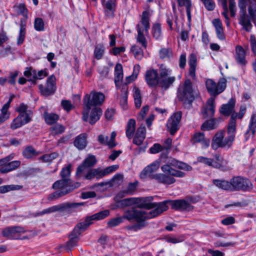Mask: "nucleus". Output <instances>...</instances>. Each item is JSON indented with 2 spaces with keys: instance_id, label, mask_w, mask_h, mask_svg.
<instances>
[{
  "instance_id": "53",
  "label": "nucleus",
  "mask_w": 256,
  "mask_h": 256,
  "mask_svg": "<svg viewBox=\"0 0 256 256\" xmlns=\"http://www.w3.org/2000/svg\"><path fill=\"white\" fill-rule=\"evenodd\" d=\"M122 91L124 93L120 100V104L124 109L126 108L128 100V87L126 85L124 86Z\"/></svg>"
},
{
  "instance_id": "58",
  "label": "nucleus",
  "mask_w": 256,
  "mask_h": 256,
  "mask_svg": "<svg viewBox=\"0 0 256 256\" xmlns=\"http://www.w3.org/2000/svg\"><path fill=\"white\" fill-rule=\"evenodd\" d=\"M90 168L87 167L83 163L80 165L76 169V176L79 178L84 176Z\"/></svg>"
},
{
  "instance_id": "25",
  "label": "nucleus",
  "mask_w": 256,
  "mask_h": 256,
  "mask_svg": "<svg viewBox=\"0 0 256 256\" xmlns=\"http://www.w3.org/2000/svg\"><path fill=\"white\" fill-rule=\"evenodd\" d=\"M83 204L84 202H64L59 204L58 206L59 212L70 214L75 212L78 206Z\"/></svg>"
},
{
  "instance_id": "49",
  "label": "nucleus",
  "mask_w": 256,
  "mask_h": 256,
  "mask_svg": "<svg viewBox=\"0 0 256 256\" xmlns=\"http://www.w3.org/2000/svg\"><path fill=\"white\" fill-rule=\"evenodd\" d=\"M134 98L136 108H140L142 104V97L140 91L138 88L134 87Z\"/></svg>"
},
{
  "instance_id": "24",
  "label": "nucleus",
  "mask_w": 256,
  "mask_h": 256,
  "mask_svg": "<svg viewBox=\"0 0 256 256\" xmlns=\"http://www.w3.org/2000/svg\"><path fill=\"white\" fill-rule=\"evenodd\" d=\"M215 112L214 98H210L206 102V106H204L202 110V114L204 118L212 117L214 115Z\"/></svg>"
},
{
  "instance_id": "57",
  "label": "nucleus",
  "mask_w": 256,
  "mask_h": 256,
  "mask_svg": "<svg viewBox=\"0 0 256 256\" xmlns=\"http://www.w3.org/2000/svg\"><path fill=\"white\" fill-rule=\"evenodd\" d=\"M96 162L95 156L93 155H89L83 162V164L87 167L90 168L94 166Z\"/></svg>"
},
{
  "instance_id": "4",
  "label": "nucleus",
  "mask_w": 256,
  "mask_h": 256,
  "mask_svg": "<svg viewBox=\"0 0 256 256\" xmlns=\"http://www.w3.org/2000/svg\"><path fill=\"white\" fill-rule=\"evenodd\" d=\"M104 98V95L101 92L92 91L89 94H86L83 98L84 111L82 112V120H87L90 110L92 106H101Z\"/></svg>"
},
{
  "instance_id": "33",
  "label": "nucleus",
  "mask_w": 256,
  "mask_h": 256,
  "mask_svg": "<svg viewBox=\"0 0 256 256\" xmlns=\"http://www.w3.org/2000/svg\"><path fill=\"white\" fill-rule=\"evenodd\" d=\"M105 14L108 16H113L116 10V0H108L102 4Z\"/></svg>"
},
{
  "instance_id": "32",
  "label": "nucleus",
  "mask_w": 256,
  "mask_h": 256,
  "mask_svg": "<svg viewBox=\"0 0 256 256\" xmlns=\"http://www.w3.org/2000/svg\"><path fill=\"white\" fill-rule=\"evenodd\" d=\"M235 106V100L230 98L226 104H222L220 108V112L222 115L229 116L232 114Z\"/></svg>"
},
{
  "instance_id": "37",
  "label": "nucleus",
  "mask_w": 256,
  "mask_h": 256,
  "mask_svg": "<svg viewBox=\"0 0 256 256\" xmlns=\"http://www.w3.org/2000/svg\"><path fill=\"white\" fill-rule=\"evenodd\" d=\"M212 24L214 26L216 36L220 40H224L226 38L222 26V24L218 18L214 19L212 20Z\"/></svg>"
},
{
  "instance_id": "48",
  "label": "nucleus",
  "mask_w": 256,
  "mask_h": 256,
  "mask_svg": "<svg viewBox=\"0 0 256 256\" xmlns=\"http://www.w3.org/2000/svg\"><path fill=\"white\" fill-rule=\"evenodd\" d=\"M152 34L153 37L157 40H160L162 37V32L160 24L157 23L152 27Z\"/></svg>"
},
{
  "instance_id": "18",
  "label": "nucleus",
  "mask_w": 256,
  "mask_h": 256,
  "mask_svg": "<svg viewBox=\"0 0 256 256\" xmlns=\"http://www.w3.org/2000/svg\"><path fill=\"white\" fill-rule=\"evenodd\" d=\"M70 186V180H66L62 178L60 180H57L56 182L52 186V188L54 190H58L56 192L53 193L49 194L48 199L50 200H56L60 197H56V196H54V194L56 192H64L66 190L68 189Z\"/></svg>"
},
{
  "instance_id": "60",
  "label": "nucleus",
  "mask_w": 256,
  "mask_h": 256,
  "mask_svg": "<svg viewBox=\"0 0 256 256\" xmlns=\"http://www.w3.org/2000/svg\"><path fill=\"white\" fill-rule=\"evenodd\" d=\"M44 22L42 18H37L34 20V28L37 31H42L44 30Z\"/></svg>"
},
{
  "instance_id": "28",
  "label": "nucleus",
  "mask_w": 256,
  "mask_h": 256,
  "mask_svg": "<svg viewBox=\"0 0 256 256\" xmlns=\"http://www.w3.org/2000/svg\"><path fill=\"white\" fill-rule=\"evenodd\" d=\"M160 164V162L156 160L146 166L140 172V178L142 179L146 178L148 176L156 172L159 168Z\"/></svg>"
},
{
  "instance_id": "54",
  "label": "nucleus",
  "mask_w": 256,
  "mask_h": 256,
  "mask_svg": "<svg viewBox=\"0 0 256 256\" xmlns=\"http://www.w3.org/2000/svg\"><path fill=\"white\" fill-rule=\"evenodd\" d=\"M71 168L72 165L69 164L66 167L62 168L60 172V176L62 178L66 180H70V176L71 173Z\"/></svg>"
},
{
  "instance_id": "15",
  "label": "nucleus",
  "mask_w": 256,
  "mask_h": 256,
  "mask_svg": "<svg viewBox=\"0 0 256 256\" xmlns=\"http://www.w3.org/2000/svg\"><path fill=\"white\" fill-rule=\"evenodd\" d=\"M165 202L166 206V209L163 210L161 214L168 210V204L170 203L171 204L172 208L176 210L182 211V212H190L194 209V206L191 205L188 202L184 200H166L162 202Z\"/></svg>"
},
{
  "instance_id": "46",
  "label": "nucleus",
  "mask_w": 256,
  "mask_h": 256,
  "mask_svg": "<svg viewBox=\"0 0 256 256\" xmlns=\"http://www.w3.org/2000/svg\"><path fill=\"white\" fill-rule=\"evenodd\" d=\"M44 116L46 123L50 125L56 122L59 118V116L54 113L44 112Z\"/></svg>"
},
{
  "instance_id": "64",
  "label": "nucleus",
  "mask_w": 256,
  "mask_h": 256,
  "mask_svg": "<svg viewBox=\"0 0 256 256\" xmlns=\"http://www.w3.org/2000/svg\"><path fill=\"white\" fill-rule=\"evenodd\" d=\"M61 105L63 109L68 112H70L74 108L73 105L68 100H62L61 102Z\"/></svg>"
},
{
  "instance_id": "20",
  "label": "nucleus",
  "mask_w": 256,
  "mask_h": 256,
  "mask_svg": "<svg viewBox=\"0 0 256 256\" xmlns=\"http://www.w3.org/2000/svg\"><path fill=\"white\" fill-rule=\"evenodd\" d=\"M110 215V210H106L94 214L87 216L85 221L80 222L82 226L86 229L88 226L92 223L93 220H98L104 219Z\"/></svg>"
},
{
  "instance_id": "29",
  "label": "nucleus",
  "mask_w": 256,
  "mask_h": 256,
  "mask_svg": "<svg viewBox=\"0 0 256 256\" xmlns=\"http://www.w3.org/2000/svg\"><path fill=\"white\" fill-rule=\"evenodd\" d=\"M235 60L238 64L242 66H245L247 63L245 51L241 46H237L236 47Z\"/></svg>"
},
{
  "instance_id": "51",
  "label": "nucleus",
  "mask_w": 256,
  "mask_h": 256,
  "mask_svg": "<svg viewBox=\"0 0 256 256\" xmlns=\"http://www.w3.org/2000/svg\"><path fill=\"white\" fill-rule=\"evenodd\" d=\"M214 119H210L206 121L201 126L202 130H209L216 128Z\"/></svg>"
},
{
  "instance_id": "52",
  "label": "nucleus",
  "mask_w": 256,
  "mask_h": 256,
  "mask_svg": "<svg viewBox=\"0 0 256 256\" xmlns=\"http://www.w3.org/2000/svg\"><path fill=\"white\" fill-rule=\"evenodd\" d=\"M131 51L132 52L135 58H136V59L140 60L143 58V50L138 46H132L131 48Z\"/></svg>"
},
{
  "instance_id": "30",
  "label": "nucleus",
  "mask_w": 256,
  "mask_h": 256,
  "mask_svg": "<svg viewBox=\"0 0 256 256\" xmlns=\"http://www.w3.org/2000/svg\"><path fill=\"white\" fill-rule=\"evenodd\" d=\"M146 128L141 125L137 130L133 139V143L137 146H140L146 138Z\"/></svg>"
},
{
  "instance_id": "13",
  "label": "nucleus",
  "mask_w": 256,
  "mask_h": 256,
  "mask_svg": "<svg viewBox=\"0 0 256 256\" xmlns=\"http://www.w3.org/2000/svg\"><path fill=\"white\" fill-rule=\"evenodd\" d=\"M86 230V226L84 227L80 222L78 224L69 236L70 240L66 242L64 246H62V247H64L68 251L70 250L76 246L79 240L78 236Z\"/></svg>"
},
{
  "instance_id": "56",
  "label": "nucleus",
  "mask_w": 256,
  "mask_h": 256,
  "mask_svg": "<svg viewBox=\"0 0 256 256\" xmlns=\"http://www.w3.org/2000/svg\"><path fill=\"white\" fill-rule=\"evenodd\" d=\"M58 154L56 152L46 154L39 158V160L44 162H50L56 158L58 156Z\"/></svg>"
},
{
  "instance_id": "39",
  "label": "nucleus",
  "mask_w": 256,
  "mask_h": 256,
  "mask_svg": "<svg viewBox=\"0 0 256 256\" xmlns=\"http://www.w3.org/2000/svg\"><path fill=\"white\" fill-rule=\"evenodd\" d=\"M41 152L38 151L36 150L32 146H26L22 151V156L26 158L30 159L36 157Z\"/></svg>"
},
{
  "instance_id": "1",
  "label": "nucleus",
  "mask_w": 256,
  "mask_h": 256,
  "mask_svg": "<svg viewBox=\"0 0 256 256\" xmlns=\"http://www.w3.org/2000/svg\"><path fill=\"white\" fill-rule=\"evenodd\" d=\"M152 196L144 198H130L120 200L122 206L126 207L134 204H138L140 208H144L150 211L140 210L134 208L138 211H142L146 214L148 218H144V221L146 219H150L156 218L161 214V212L166 209L165 202H153Z\"/></svg>"
},
{
  "instance_id": "50",
  "label": "nucleus",
  "mask_w": 256,
  "mask_h": 256,
  "mask_svg": "<svg viewBox=\"0 0 256 256\" xmlns=\"http://www.w3.org/2000/svg\"><path fill=\"white\" fill-rule=\"evenodd\" d=\"M22 188V186L20 185H5L0 186V193L4 194L10 190H19Z\"/></svg>"
},
{
  "instance_id": "43",
  "label": "nucleus",
  "mask_w": 256,
  "mask_h": 256,
  "mask_svg": "<svg viewBox=\"0 0 256 256\" xmlns=\"http://www.w3.org/2000/svg\"><path fill=\"white\" fill-rule=\"evenodd\" d=\"M171 166H175L178 168L185 170L186 171H190L192 170V167L186 163L182 162L176 160L174 159L172 160L170 164Z\"/></svg>"
},
{
  "instance_id": "63",
  "label": "nucleus",
  "mask_w": 256,
  "mask_h": 256,
  "mask_svg": "<svg viewBox=\"0 0 256 256\" xmlns=\"http://www.w3.org/2000/svg\"><path fill=\"white\" fill-rule=\"evenodd\" d=\"M184 240V236H168L166 238V241L174 244L182 242Z\"/></svg>"
},
{
  "instance_id": "62",
  "label": "nucleus",
  "mask_w": 256,
  "mask_h": 256,
  "mask_svg": "<svg viewBox=\"0 0 256 256\" xmlns=\"http://www.w3.org/2000/svg\"><path fill=\"white\" fill-rule=\"evenodd\" d=\"M118 168V165H112L110 166L107 167L104 170H101V173L102 175V177L110 173H112L115 170H116Z\"/></svg>"
},
{
  "instance_id": "26",
  "label": "nucleus",
  "mask_w": 256,
  "mask_h": 256,
  "mask_svg": "<svg viewBox=\"0 0 256 256\" xmlns=\"http://www.w3.org/2000/svg\"><path fill=\"white\" fill-rule=\"evenodd\" d=\"M192 144L200 143L202 147L203 148H207L210 144V140L206 138L204 134L202 132H196L194 134L192 139Z\"/></svg>"
},
{
  "instance_id": "41",
  "label": "nucleus",
  "mask_w": 256,
  "mask_h": 256,
  "mask_svg": "<svg viewBox=\"0 0 256 256\" xmlns=\"http://www.w3.org/2000/svg\"><path fill=\"white\" fill-rule=\"evenodd\" d=\"M84 177L86 180H91L94 177L97 178H102L101 169L100 168L92 169L90 168L86 174L84 175Z\"/></svg>"
},
{
  "instance_id": "6",
  "label": "nucleus",
  "mask_w": 256,
  "mask_h": 256,
  "mask_svg": "<svg viewBox=\"0 0 256 256\" xmlns=\"http://www.w3.org/2000/svg\"><path fill=\"white\" fill-rule=\"evenodd\" d=\"M178 98L182 102L185 108H190L192 106V102L194 99V92L190 80H186L182 86L178 88Z\"/></svg>"
},
{
  "instance_id": "17",
  "label": "nucleus",
  "mask_w": 256,
  "mask_h": 256,
  "mask_svg": "<svg viewBox=\"0 0 256 256\" xmlns=\"http://www.w3.org/2000/svg\"><path fill=\"white\" fill-rule=\"evenodd\" d=\"M182 118L181 112L174 114L168 119L166 124L168 130L170 134L174 135L178 129V124Z\"/></svg>"
},
{
  "instance_id": "5",
  "label": "nucleus",
  "mask_w": 256,
  "mask_h": 256,
  "mask_svg": "<svg viewBox=\"0 0 256 256\" xmlns=\"http://www.w3.org/2000/svg\"><path fill=\"white\" fill-rule=\"evenodd\" d=\"M148 218V216L144 212L138 211L134 208L124 211L122 216L116 217L112 218L108 222V226L109 227H114L122 223L124 219L129 221H136L140 222L144 221V218Z\"/></svg>"
},
{
  "instance_id": "36",
  "label": "nucleus",
  "mask_w": 256,
  "mask_h": 256,
  "mask_svg": "<svg viewBox=\"0 0 256 256\" xmlns=\"http://www.w3.org/2000/svg\"><path fill=\"white\" fill-rule=\"evenodd\" d=\"M188 65L190 66L188 74L192 78H196V57L193 54H190L188 59Z\"/></svg>"
},
{
  "instance_id": "7",
  "label": "nucleus",
  "mask_w": 256,
  "mask_h": 256,
  "mask_svg": "<svg viewBox=\"0 0 256 256\" xmlns=\"http://www.w3.org/2000/svg\"><path fill=\"white\" fill-rule=\"evenodd\" d=\"M149 12L147 10L144 11L140 23L136 25L138 31L137 42L140 44L142 46L146 48L147 46V41L144 36L148 33L150 28Z\"/></svg>"
},
{
  "instance_id": "12",
  "label": "nucleus",
  "mask_w": 256,
  "mask_h": 256,
  "mask_svg": "<svg viewBox=\"0 0 256 256\" xmlns=\"http://www.w3.org/2000/svg\"><path fill=\"white\" fill-rule=\"evenodd\" d=\"M236 114H233L230 118L227 130L228 136L225 138H223L222 148L228 150L232 146L236 132Z\"/></svg>"
},
{
  "instance_id": "10",
  "label": "nucleus",
  "mask_w": 256,
  "mask_h": 256,
  "mask_svg": "<svg viewBox=\"0 0 256 256\" xmlns=\"http://www.w3.org/2000/svg\"><path fill=\"white\" fill-rule=\"evenodd\" d=\"M197 162L204 165L222 170L226 169V165L228 163V162L222 158L219 154H215L213 158L199 156L197 158Z\"/></svg>"
},
{
  "instance_id": "27",
  "label": "nucleus",
  "mask_w": 256,
  "mask_h": 256,
  "mask_svg": "<svg viewBox=\"0 0 256 256\" xmlns=\"http://www.w3.org/2000/svg\"><path fill=\"white\" fill-rule=\"evenodd\" d=\"M102 110L98 107H94L92 108L90 115L89 116V113L88 114V119L84 122H88L90 124L94 125L96 122L98 121L102 115Z\"/></svg>"
},
{
  "instance_id": "61",
  "label": "nucleus",
  "mask_w": 256,
  "mask_h": 256,
  "mask_svg": "<svg viewBox=\"0 0 256 256\" xmlns=\"http://www.w3.org/2000/svg\"><path fill=\"white\" fill-rule=\"evenodd\" d=\"M28 108L27 105L22 103L16 108V111L19 114H32L31 112L28 110Z\"/></svg>"
},
{
  "instance_id": "3",
  "label": "nucleus",
  "mask_w": 256,
  "mask_h": 256,
  "mask_svg": "<svg viewBox=\"0 0 256 256\" xmlns=\"http://www.w3.org/2000/svg\"><path fill=\"white\" fill-rule=\"evenodd\" d=\"M164 174H156L153 178L158 182L164 184H171L176 181L174 176L183 178L185 176L184 172L173 168L170 164H164L161 167Z\"/></svg>"
},
{
  "instance_id": "40",
  "label": "nucleus",
  "mask_w": 256,
  "mask_h": 256,
  "mask_svg": "<svg viewBox=\"0 0 256 256\" xmlns=\"http://www.w3.org/2000/svg\"><path fill=\"white\" fill-rule=\"evenodd\" d=\"M123 78V69L122 65L117 64L114 68V82L116 86H118Z\"/></svg>"
},
{
  "instance_id": "9",
  "label": "nucleus",
  "mask_w": 256,
  "mask_h": 256,
  "mask_svg": "<svg viewBox=\"0 0 256 256\" xmlns=\"http://www.w3.org/2000/svg\"><path fill=\"white\" fill-rule=\"evenodd\" d=\"M14 7L16 8L17 13L18 14L22 15L24 18H22L20 20L19 35L17 38V44L20 45L23 43L26 36V28L28 18V10L24 4H20Z\"/></svg>"
},
{
  "instance_id": "2",
  "label": "nucleus",
  "mask_w": 256,
  "mask_h": 256,
  "mask_svg": "<svg viewBox=\"0 0 256 256\" xmlns=\"http://www.w3.org/2000/svg\"><path fill=\"white\" fill-rule=\"evenodd\" d=\"M238 4L240 8L238 23L242 26L243 28L246 31L250 32L252 27V25L248 16L246 14V6H248V12H256V0H239Z\"/></svg>"
},
{
  "instance_id": "21",
  "label": "nucleus",
  "mask_w": 256,
  "mask_h": 256,
  "mask_svg": "<svg viewBox=\"0 0 256 256\" xmlns=\"http://www.w3.org/2000/svg\"><path fill=\"white\" fill-rule=\"evenodd\" d=\"M32 114H18L10 124L12 130H16L28 123L32 120Z\"/></svg>"
},
{
  "instance_id": "23",
  "label": "nucleus",
  "mask_w": 256,
  "mask_h": 256,
  "mask_svg": "<svg viewBox=\"0 0 256 256\" xmlns=\"http://www.w3.org/2000/svg\"><path fill=\"white\" fill-rule=\"evenodd\" d=\"M146 81L150 87L158 86L159 79V74L155 70L152 69L146 72L145 75Z\"/></svg>"
},
{
  "instance_id": "42",
  "label": "nucleus",
  "mask_w": 256,
  "mask_h": 256,
  "mask_svg": "<svg viewBox=\"0 0 256 256\" xmlns=\"http://www.w3.org/2000/svg\"><path fill=\"white\" fill-rule=\"evenodd\" d=\"M136 128V121L134 119H130L126 128V136L128 139H130L134 136Z\"/></svg>"
},
{
  "instance_id": "44",
  "label": "nucleus",
  "mask_w": 256,
  "mask_h": 256,
  "mask_svg": "<svg viewBox=\"0 0 256 256\" xmlns=\"http://www.w3.org/2000/svg\"><path fill=\"white\" fill-rule=\"evenodd\" d=\"M10 100H9L4 104L1 110V114H0V124L4 122L10 118V114L8 112V110L10 106Z\"/></svg>"
},
{
  "instance_id": "31",
  "label": "nucleus",
  "mask_w": 256,
  "mask_h": 256,
  "mask_svg": "<svg viewBox=\"0 0 256 256\" xmlns=\"http://www.w3.org/2000/svg\"><path fill=\"white\" fill-rule=\"evenodd\" d=\"M88 135L86 133H82L78 135L74 141V146L79 150L84 149L87 145Z\"/></svg>"
},
{
  "instance_id": "8",
  "label": "nucleus",
  "mask_w": 256,
  "mask_h": 256,
  "mask_svg": "<svg viewBox=\"0 0 256 256\" xmlns=\"http://www.w3.org/2000/svg\"><path fill=\"white\" fill-rule=\"evenodd\" d=\"M232 192H249L252 190L253 185L250 180L242 176H234L230 179Z\"/></svg>"
},
{
  "instance_id": "47",
  "label": "nucleus",
  "mask_w": 256,
  "mask_h": 256,
  "mask_svg": "<svg viewBox=\"0 0 256 256\" xmlns=\"http://www.w3.org/2000/svg\"><path fill=\"white\" fill-rule=\"evenodd\" d=\"M104 47L102 44H100L96 46L94 52V58L98 60L102 58L104 54Z\"/></svg>"
},
{
  "instance_id": "45",
  "label": "nucleus",
  "mask_w": 256,
  "mask_h": 256,
  "mask_svg": "<svg viewBox=\"0 0 256 256\" xmlns=\"http://www.w3.org/2000/svg\"><path fill=\"white\" fill-rule=\"evenodd\" d=\"M80 183L78 182H75L74 183V184H72V182L70 180V186H69V188L67 190H66L64 192H56L54 194V196H56V197L58 196V197H62L66 194H68L70 192H72V190H74V189L78 188L80 186Z\"/></svg>"
},
{
  "instance_id": "34",
  "label": "nucleus",
  "mask_w": 256,
  "mask_h": 256,
  "mask_svg": "<svg viewBox=\"0 0 256 256\" xmlns=\"http://www.w3.org/2000/svg\"><path fill=\"white\" fill-rule=\"evenodd\" d=\"M224 138V132L220 130L214 136L212 142V148L214 150H216L219 148H222L223 138Z\"/></svg>"
},
{
  "instance_id": "19",
  "label": "nucleus",
  "mask_w": 256,
  "mask_h": 256,
  "mask_svg": "<svg viewBox=\"0 0 256 256\" xmlns=\"http://www.w3.org/2000/svg\"><path fill=\"white\" fill-rule=\"evenodd\" d=\"M38 88L40 93L43 96H46L54 94L56 89L55 76L52 75L48 78L46 87L40 84Z\"/></svg>"
},
{
  "instance_id": "22",
  "label": "nucleus",
  "mask_w": 256,
  "mask_h": 256,
  "mask_svg": "<svg viewBox=\"0 0 256 256\" xmlns=\"http://www.w3.org/2000/svg\"><path fill=\"white\" fill-rule=\"evenodd\" d=\"M32 114H18L10 124L12 130H16L28 123L32 120Z\"/></svg>"
},
{
  "instance_id": "16",
  "label": "nucleus",
  "mask_w": 256,
  "mask_h": 256,
  "mask_svg": "<svg viewBox=\"0 0 256 256\" xmlns=\"http://www.w3.org/2000/svg\"><path fill=\"white\" fill-rule=\"evenodd\" d=\"M26 230L20 226H15L7 227L2 230L3 236L9 239H26V236H22V234L24 233Z\"/></svg>"
},
{
  "instance_id": "55",
  "label": "nucleus",
  "mask_w": 256,
  "mask_h": 256,
  "mask_svg": "<svg viewBox=\"0 0 256 256\" xmlns=\"http://www.w3.org/2000/svg\"><path fill=\"white\" fill-rule=\"evenodd\" d=\"M34 80H32V84H36V80H41L47 76V72L44 70H40L38 72H36V70H34Z\"/></svg>"
},
{
  "instance_id": "59",
  "label": "nucleus",
  "mask_w": 256,
  "mask_h": 256,
  "mask_svg": "<svg viewBox=\"0 0 256 256\" xmlns=\"http://www.w3.org/2000/svg\"><path fill=\"white\" fill-rule=\"evenodd\" d=\"M59 212L58 204L56 205V206H53L51 207H50L48 208L44 209L40 212H38L36 214V216H42L45 214L52 213V212Z\"/></svg>"
},
{
  "instance_id": "35",
  "label": "nucleus",
  "mask_w": 256,
  "mask_h": 256,
  "mask_svg": "<svg viewBox=\"0 0 256 256\" xmlns=\"http://www.w3.org/2000/svg\"><path fill=\"white\" fill-rule=\"evenodd\" d=\"M256 114H253L250 118V122L248 125V128L245 133V140L247 141L251 136H254L256 132Z\"/></svg>"
},
{
  "instance_id": "14",
  "label": "nucleus",
  "mask_w": 256,
  "mask_h": 256,
  "mask_svg": "<svg viewBox=\"0 0 256 256\" xmlns=\"http://www.w3.org/2000/svg\"><path fill=\"white\" fill-rule=\"evenodd\" d=\"M206 86L208 92L211 96L216 97L225 90L226 80L222 79L216 83L212 80L208 79L206 82Z\"/></svg>"
},
{
  "instance_id": "11",
  "label": "nucleus",
  "mask_w": 256,
  "mask_h": 256,
  "mask_svg": "<svg viewBox=\"0 0 256 256\" xmlns=\"http://www.w3.org/2000/svg\"><path fill=\"white\" fill-rule=\"evenodd\" d=\"M170 70L163 65L160 66L158 86L164 90H166L176 80V78L170 76Z\"/></svg>"
},
{
  "instance_id": "38",
  "label": "nucleus",
  "mask_w": 256,
  "mask_h": 256,
  "mask_svg": "<svg viewBox=\"0 0 256 256\" xmlns=\"http://www.w3.org/2000/svg\"><path fill=\"white\" fill-rule=\"evenodd\" d=\"M212 182L216 187L222 190L232 192L230 180H213Z\"/></svg>"
}]
</instances>
